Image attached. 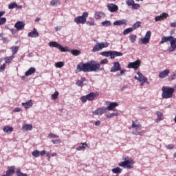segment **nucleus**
<instances>
[{"label":"nucleus","mask_w":176,"mask_h":176,"mask_svg":"<svg viewBox=\"0 0 176 176\" xmlns=\"http://www.w3.org/2000/svg\"><path fill=\"white\" fill-rule=\"evenodd\" d=\"M99 71H104V67H101L100 63H96L95 60H91L85 63H80L77 65L75 72L78 74V72H98Z\"/></svg>","instance_id":"nucleus-1"},{"label":"nucleus","mask_w":176,"mask_h":176,"mask_svg":"<svg viewBox=\"0 0 176 176\" xmlns=\"http://www.w3.org/2000/svg\"><path fill=\"white\" fill-rule=\"evenodd\" d=\"M48 45L50 47H56V49H58L60 50V52H70L73 56H77L80 55L81 53L80 50H72L68 47H63L56 41H51Z\"/></svg>","instance_id":"nucleus-2"},{"label":"nucleus","mask_w":176,"mask_h":176,"mask_svg":"<svg viewBox=\"0 0 176 176\" xmlns=\"http://www.w3.org/2000/svg\"><path fill=\"white\" fill-rule=\"evenodd\" d=\"M166 42H170V46L168 47V52H169V53H173V52H175L176 38L172 36H164L162 38L160 43L161 45H163V43Z\"/></svg>","instance_id":"nucleus-3"},{"label":"nucleus","mask_w":176,"mask_h":176,"mask_svg":"<svg viewBox=\"0 0 176 176\" xmlns=\"http://www.w3.org/2000/svg\"><path fill=\"white\" fill-rule=\"evenodd\" d=\"M162 98L168 99L171 98V97H173V94H174L175 89L173 87L164 86L162 87Z\"/></svg>","instance_id":"nucleus-4"},{"label":"nucleus","mask_w":176,"mask_h":176,"mask_svg":"<svg viewBox=\"0 0 176 176\" xmlns=\"http://www.w3.org/2000/svg\"><path fill=\"white\" fill-rule=\"evenodd\" d=\"M100 55L104 56V57H110V58L113 59L116 57H121L123 56V54L118 51H105L100 52Z\"/></svg>","instance_id":"nucleus-5"},{"label":"nucleus","mask_w":176,"mask_h":176,"mask_svg":"<svg viewBox=\"0 0 176 176\" xmlns=\"http://www.w3.org/2000/svg\"><path fill=\"white\" fill-rule=\"evenodd\" d=\"M87 17H89V13L85 12L81 16H77L74 19V21L77 24H86L87 21Z\"/></svg>","instance_id":"nucleus-6"},{"label":"nucleus","mask_w":176,"mask_h":176,"mask_svg":"<svg viewBox=\"0 0 176 176\" xmlns=\"http://www.w3.org/2000/svg\"><path fill=\"white\" fill-rule=\"evenodd\" d=\"M109 46V43L108 42H97L92 49V52L96 53V52H100V50H102L105 47H108Z\"/></svg>","instance_id":"nucleus-7"},{"label":"nucleus","mask_w":176,"mask_h":176,"mask_svg":"<svg viewBox=\"0 0 176 176\" xmlns=\"http://www.w3.org/2000/svg\"><path fill=\"white\" fill-rule=\"evenodd\" d=\"M134 164V161L133 160H126L124 162H120L118 166L120 167H126L128 170L133 168V165Z\"/></svg>","instance_id":"nucleus-8"},{"label":"nucleus","mask_w":176,"mask_h":176,"mask_svg":"<svg viewBox=\"0 0 176 176\" xmlns=\"http://www.w3.org/2000/svg\"><path fill=\"white\" fill-rule=\"evenodd\" d=\"M151 35L152 32H151V30L147 31L144 37L140 38L141 43H142L143 45H148V43H149Z\"/></svg>","instance_id":"nucleus-9"},{"label":"nucleus","mask_w":176,"mask_h":176,"mask_svg":"<svg viewBox=\"0 0 176 176\" xmlns=\"http://www.w3.org/2000/svg\"><path fill=\"white\" fill-rule=\"evenodd\" d=\"M141 65V60L139 59L136 60L135 62H130L127 65V68L133 69H138L140 66Z\"/></svg>","instance_id":"nucleus-10"},{"label":"nucleus","mask_w":176,"mask_h":176,"mask_svg":"<svg viewBox=\"0 0 176 176\" xmlns=\"http://www.w3.org/2000/svg\"><path fill=\"white\" fill-rule=\"evenodd\" d=\"M107 112V107H102L100 108H98L96 110L92 112L93 115H96L98 116H101L104 115Z\"/></svg>","instance_id":"nucleus-11"},{"label":"nucleus","mask_w":176,"mask_h":176,"mask_svg":"<svg viewBox=\"0 0 176 176\" xmlns=\"http://www.w3.org/2000/svg\"><path fill=\"white\" fill-rule=\"evenodd\" d=\"M107 9L111 13H115L119 10V7L113 3H109L107 5Z\"/></svg>","instance_id":"nucleus-12"},{"label":"nucleus","mask_w":176,"mask_h":176,"mask_svg":"<svg viewBox=\"0 0 176 176\" xmlns=\"http://www.w3.org/2000/svg\"><path fill=\"white\" fill-rule=\"evenodd\" d=\"M120 63L119 62H114L113 67L111 68V72H117V71H120L121 69Z\"/></svg>","instance_id":"nucleus-13"},{"label":"nucleus","mask_w":176,"mask_h":176,"mask_svg":"<svg viewBox=\"0 0 176 176\" xmlns=\"http://www.w3.org/2000/svg\"><path fill=\"white\" fill-rule=\"evenodd\" d=\"M168 17V14L166 12L162 13L160 16H157L155 18V21H162V20H166Z\"/></svg>","instance_id":"nucleus-14"},{"label":"nucleus","mask_w":176,"mask_h":176,"mask_svg":"<svg viewBox=\"0 0 176 176\" xmlns=\"http://www.w3.org/2000/svg\"><path fill=\"white\" fill-rule=\"evenodd\" d=\"M137 75L139 76L138 82H146L147 85H149V82H148V78L144 76V74L140 72H137Z\"/></svg>","instance_id":"nucleus-15"},{"label":"nucleus","mask_w":176,"mask_h":176,"mask_svg":"<svg viewBox=\"0 0 176 176\" xmlns=\"http://www.w3.org/2000/svg\"><path fill=\"white\" fill-rule=\"evenodd\" d=\"M168 74H170V69H166L159 74L160 79H164V78H167L168 76Z\"/></svg>","instance_id":"nucleus-16"},{"label":"nucleus","mask_w":176,"mask_h":176,"mask_svg":"<svg viewBox=\"0 0 176 176\" xmlns=\"http://www.w3.org/2000/svg\"><path fill=\"white\" fill-rule=\"evenodd\" d=\"M119 104L116 102H109L107 107H106L107 111H113L116 107H118Z\"/></svg>","instance_id":"nucleus-17"},{"label":"nucleus","mask_w":176,"mask_h":176,"mask_svg":"<svg viewBox=\"0 0 176 176\" xmlns=\"http://www.w3.org/2000/svg\"><path fill=\"white\" fill-rule=\"evenodd\" d=\"M25 27V24L23 21H18L15 23L14 28L18 30V31H21L23 28Z\"/></svg>","instance_id":"nucleus-18"},{"label":"nucleus","mask_w":176,"mask_h":176,"mask_svg":"<svg viewBox=\"0 0 176 176\" xmlns=\"http://www.w3.org/2000/svg\"><path fill=\"white\" fill-rule=\"evenodd\" d=\"M28 36L30 38H38V36H39V33L38 32L36 28H34L33 31L28 34Z\"/></svg>","instance_id":"nucleus-19"},{"label":"nucleus","mask_w":176,"mask_h":176,"mask_svg":"<svg viewBox=\"0 0 176 176\" xmlns=\"http://www.w3.org/2000/svg\"><path fill=\"white\" fill-rule=\"evenodd\" d=\"M141 129L142 128H131L129 130L131 131V134L133 135H141Z\"/></svg>","instance_id":"nucleus-20"},{"label":"nucleus","mask_w":176,"mask_h":176,"mask_svg":"<svg viewBox=\"0 0 176 176\" xmlns=\"http://www.w3.org/2000/svg\"><path fill=\"white\" fill-rule=\"evenodd\" d=\"M104 17H105V13L101 11L96 12L94 14V18L96 19V20H100V19H102Z\"/></svg>","instance_id":"nucleus-21"},{"label":"nucleus","mask_w":176,"mask_h":176,"mask_svg":"<svg viewBox=\"0 0 176 176\" xmlns=\"http://www.w3.org/2000/svg\"><path fill=\"white\" fill-rule=\"evenodd\" d=\"M127 24V20L121 19L113 22V25H126Z\"/></svg>","instance_id":"nucleus-22"},{"label":"nucleus","mask_w":176,"mask_h":176,"mask_svg":"<svg viewBox=\"0 0 176 176\" xmlns=\"http://www.w3.org/2000/svg\"><path fill=\"white\" fill-rule=\"evenodd\" d=\"M155 114L157 116V118L155 119L156 123H159V122H162V120H163V119H164L163 118V113L157 111L155 112Z\"/></svg>","instance_id":"nucleus-23"},{"label":"nucleus","mask_w":176,"mask_h":176,"mask_svg":"<svg viewBox=\"0 0 176 176\" xmlns=\"http://www.w3.org/2000/svg\"><path fill=\"white\" fill-rule=\"evenodd\" d=\"M36 72V69L35 67H30L25 73V76H30L32 75L33 74H35Z\"/></svg>","instance_id":"nucleus-24"},{"label":"nucleus","mask_w":176,"mask_h":176,"mask_svg":"<svg viewBox=\"0 0 176 176\" xmlns=\"http://www.w3.org/2000/svg\"><path fill=\"white\" fill-rule=\"evenodd\" d=\"M86 148H87V143L84 142V143H80V146L77 147L76 149L78 151H85Z\"/></svg>","instance_id":"nucleus-25"},{"label":"nucleus","mask_w":176,"mask_h":176,"mask_svg":"<svg viewBox=\"0 0 176 176\" xmlns=\"http://www.w3.org/2000/svg\"><path fill=\"white\" fill-rule=\"evenodd\" d=\"M135 128L137 129L142 128V126H141V124H140L138 121H132V124L129 127V129H135Z\"/></svg>","instance_id":"nucleus-26"},{"label":"nucleus","mask_w":176,"mask_h":176,"mask_svg":"<svg viewBox=\"0 0 176 176\" xmlns=\"http://www.w3.org/2000/svg\"><path fill=\"white\" fill-rule=\"evenodd\" d=\"M87 97V101H93L96 98V94L94 92H91L87 95H85Z\"/></svg>","instance_id":"nucleus-27"},{"label":"nucleus","mask_w":176,"mask_h":176,"mask_svg":"<svg viewBox=\"0 0 176 176\" xmlns=\"http://www.w3.org/2000/svg\"><path fill=\"white\" fill-rule=\"evenodd\" d=\"M23 107L25 108V109H28L30 107H32L33 103H32V100H30L29 101L26 102H23L22 103Z\"/></svg>","instance_id":"nucleus-28"},{"label":"nucleus","mask_w":176,"mask_h":176,"mask_svg":"<svg viewBox=\"0 0 176 176\" xmlns=\"http://www.w3.org/2000/svg\"><path fill=\"white\" fill-rule=\"evenodd\" d=\"M22 129L24 130V131H31V130H32V124H24L22 126Z\"/></svg>","instance_id":"nucleus-29"},{"label":"nucleus","mask_w":176,"mask_h":176,"mask_svg":"<svg viewBox=\"0 0 176 176\" xmlns=\"http://www.w3.org/2000/svg\"><path fill=\"white\" fill-rule=\"evenodd\" d=\"M51 6L57 7L60 5H61V1L60 0H52L50 2Z\"/></svg>","instance_id":"nucleus-30"},{"label":"nucleus","mask_w":176,"mask_h":176,"mask_svg":"<svg viewBox=\"0 0 176 176\" xmlns=\"http://www.w3.org/2000/svg\"><path fill=\"white\" fill-rule=\"evenodd\" d=\"M84 82H86V78L83 77L80 80H78L76 85L80 87H82Z\"/></svg>","instance_id":"nucleus-31"},{"label":"nucleus","mask_w":176,"mask_h":176,"mask_svg":"<svg viewBox=\"0 0 176 176\" xmlns=\"http://www.w3.org/2000/svg\"><path fill=\"white\" fill-rule=\"evenodd\" d=\"M3 131H4V133H12V131H13V127L6 126L3 128Z\"/></svg>","instance_id":"nucleus-32"},{"label":"nucleus","mask_w":176,"mask_h":176,"mask_svg":"<svg viewBox=\"0 0 176 176\" xmlns=\"http://www.w3.org/2000/svg\"><path fill=\"white\" fill-rule=\"evenodd\" d=\"M16 170V168L14 166H10V168L6 171V173L8 175H13L14 174V170Z\"/></svg>","instance_id":"nucleus-33"},{"label":"nucleus","mask_w":176,"mask_h":176,"mask_svg":"<svg viewBox=\"0 0 176 176\" xmlns=\"http://www.w3.org/2000/svg\"><path fill=\"white\" fill-rule=\"evenodd\" d=\"M10 50L12 51V56H14V54H17V52H19V46H12L10 47Z\"/></svg>","instance_id":"nucleus-34"},{"label":"nucleus","mask_w":176,"mask_h":176,"mask_svg":"<svg viewBox=\"0 0 176 176\" xmlns=\"http://www.w3.org/2000/svg\"><path fill=\"white\" fill-rule=\"evenodd\" d=\"M122 169L120 167L114 168L111 170L113 174H120L122 173Z\"/></svg>","instance_id":"nucleus-35"},{"label":"nucleus","mask_w":176,"mask_h":176,"mask_svg":"<svg viewBox=\"0 0 176 176\" xmlns=\"http://www.w3.org/2000/svg\"><path fill=\"white\" fill-rule=\"evenodd\" d=\"M13 58H14V56H13V55L11 56H7V57L4 58L5 63L6 64H8V63L13 61Z\"/></svg>","instance_id":"nucleus-36"},{"label":"nucleus","mask_w":176,"mask_h":176,"mask_svg":"<svg viewBox=\"0 0 176 176\" xmlns=\"http://www.w3.org/2000/svg\"><path fill=\"white\" fill-rule=\"evenodd\" d=\"M32 155L34 157H39L41 156V151L39 150H34L32 151Z\"/></svg>","instance_id":"nucleus-37"},{"label":"nucleus","mask_w":176,"mask_h":176,"mask_svg":"<svg viewBox=\"0 0 176 176\" xmlns=\"http://www.w3.org/2000/svg\"><path fill=\"white\" fill-rule=\"evenodd\" d=\"M115 116H119V113H111L110 114L106 115V119H111V118H113Z\"/></svg>","instance_id":"nucleus-38"},{"label":"nucleus","mask_w":176,"mask_h":176,"mask_svg":"<svg viewBox=\"0 0 176 176\" xmlns=\"http://www.w3.org/2000/svg\"><path fill=\"white\" fill-rule=\"evenodd\" d=\"M140 27H141V23L140 21H137L133 25L131 28L134 31V30H137V28H140Z\"/></svg>","instance_id":"nucleus-39"},{"label":"nucleus","mask_w":176,"mask_h":176,"mask_svg":"<svg viewBox=\"0 0 176 176\" xmlns=\"http://www.w3.org/2000/svg\"><path fill=\"white\" fill-rule=\"evenodd\" d=\"M129 41L131 42V43H134L135 41H137V35L135 34H132L129 36Z\"/></svg>","instance_id":"nucleus-40"},{"label":"nucleus","mask_w":176,"mask_h":176,"mask_svg":"<svg viewBox=\"0 0 176 176\" xmlns=\"http://www.w3.org/2000/svg\"><path fill=\"white\" fill-rule=\"evenodd\" d=\"M102 25H103V27H109L112 25V22H111V21H104L102 22Z\"/></svg>","instance_id":"nucleus-41"},{"label":"nucleus","mask_w":176,"mask_h":176,"mask_svg":"<svg viewBox=\"0 0 176 176\" xmlns=\"http://www.w3.org/2000/svg\"><path fill=\"white\" fill-rule=\"evenodd\" d=\"M16 173L17 176H28V175H27L26 173H21V169L20 168L16 169Z\"/></svg>","instance_id":"nucleus-42"},{"label":"nucleus","mask_w":176,"mask_h":176,"mask_svg":"<svg viewBox=\"0 0 176 176\" xmlns=\"http://www.w3.org/2000/svg\"><path fill=\"white\" fill-rule=\"evenodd\" d=\"M133 31L134 30L132 29V28H126L123 31V34L127 35V34H130V32H133Z\"/></svg>","instance_id":"nucleus-43"},{"label":"nucleus","mask_w":176,"mask_h":176,"mask_svg":"<svg viewBox=\"0 0 176 176\" xmlns=\"http://www.w3.org/2000/svg\"><path fill=\"white\" fill-rule=\"evenodd\" d=\"M17 6V3L16 2H12V3H10L9 5H8V9H14L16 8Z\"/></svg>","instance_id":"nucleus-44"},{"label":"nucleus","mask_w":176,"mask_h":176,"mask_svg":"<svg viewBox=\"0 0 176 176\" xmlns=\"http://www.w3.org/2000/svg\"><path fill=\"white\" fill-rule=\"evenodd\" d=\"M56 68H63L64 67V62H58L55 63Z\"/></svg>","instance_id":"nucleus-45"},{"label":"nucleus","mask_w":176,"mask_h":176,"mask_svg":"<svg viewBox=\"0 0 176 176\" xmlns=\"http://www.w3.org/2000/svg\"><path fill=\"white\" fill-rule=\"evenodd\" d=\"M126 3L127 5V6L130 7V6H132L133 7V5L134 4V0H126Z\"/></svg>","instance_id":"nucleus-46"},{"label":"nucleus","mask_w":176,"mask_h":176,"mask_svg":"<svg viewBox=\"0 0 176 176\" xmlns=\"http://www.w3.org/2000/svg\"><path fill=\"white\" fill-rule=\"evenodd\" d=\"M58 96V91H55L54 94L51 96L52 100H57V96Z\"/></svg>","instance_id":"nucleus-47"},{"label":"nucleus","mask_w":176,"mask_h":176,"mask_svg":"<svg viewBox=\"0 0 176 176\" xmlns=\"http://www.w3.org/2000/svg\"><path fill=\"white\" fill-rule=\"evenodd\" d=\"M140 8H141V6H140V4L133 3V5L132 6L133 9H135V10H137L140 9Z\"/></svg>","instance_id":"nucleus-48"},{"label":"nucleus","mask_w":176,"mask_h":176,"mask_svg":"<svg viewBox=\"0 0 176 176\" xmlns=\"http://www.w3.org/2000/svg\"><path fill=\"white\" fill-rule=\"evenodd\" d=\"M6 23V17H0V25H3Z\"/></svg>","instance_id":"nucleus-49"},{"label":"nucleus","mask_w":176,"mask_h":176,"mask_svg":"<svg viewBox=\"0 0 176 176\" xmlns=\"http://www.w3.org/2000/svg\"><path fill=\"white\" fill-rule=\"evenodd\" d=\"M168 79L169 82H172V80H175V79H176V74H173V75L169 76Z\"/></svg>","instance_id":"nucleus-50"},{"label":"nucleus","mask_w":176,"mask_h":176,"mask_svg":"<svg viewBox=\"0 0 176 176\" xmlns=\"http://www.w3.org/2000/svg\"><path fill=\"white\" fill-rule=\"evenodd\" d=\"M48 138H58V135L53 133H50L49 135H48Z\"/></svg>","instance_id":"nucleus-51"},{"label":"nucleus","mask_w":176,"mask_h":176,"mask_svg":"<svg viewBox=\"0 0 176 176\" xmlns=\"http://www.w3.org/2000/svg\"><path fill=\"white\" fill-rule=\"evenodd\" d=\"M80 100L82 101V102H83V104H85V102H87V98L86 96H82L80 97Z\"/></svg>","instance_id":"nucleus-52"},{"label":"nucleus","mask_w":176,"mask_h":176,"mask_svg":"<svg viewBox=\"0 0 176 176\" xmlns=\"http://www.w3.org/2000/svg\"><path fill=\"white\" fill-rule=\"evenodd\" d=\"M99 64H100V65H101V64H108V60L107 58H104V59L100 60Z\"/></svg>","instance_id":"nucleus-53"},{"label":"nucleus","mask_w":176,"mask_h":176,"mask_svg":"<svg viewBox=\"0 0 176 176\" xmlns=\"http://www.w3.org/2000/svg\"><path fill=\"white\" fill-rule=\"evenodd\" d=\"M87 25H96L94 21H88L87 22Z\"/></svg>","instance_id":"nucleus-54"},{"label":"nucleus","mask_w":176,"mask_h":176,"mask_svg":"<svg viewBox=\"0 0 176 176\" xmlns=\"http://www.w3.org/2000/svg\"><path fill=\"white\" fill-rule=\"evenodd\" d=\"M5 67H6V64L5 63L0 67V72H3V71H5Z\"/></svg>","instance_id":"nucleus-55"},{"label":"nucleus","mask_w":176,"mask_h":176,"mask_svg":"<svg viewBox=\"0 0 176 176\" xmlns=\"http://www.w3.org/2000/svg\"><path fill=\"white\" fill-rule=\"evenodd\" d=\"M1 38H2L3 43H6L9 42V40L8 39V38L3 37H3H1Z\"/></svg>","instance_id":"nucleus-56"},{"label":"nucleus","mask_w":176,"mask_h":176,"mask_svg":"<svg viewBox=\"0 0 176 176\" xmlns=\"http://www.w3.org/2000/svg\"><path fill=\"white\" fill-rule=\"evenodd\" d=\"M167 149H170V150H171V149H174V144H168V146H167Z\"/></svg>","instance_id":"nucleus-57"},{"label":"nucleus","mask_w":176,"mask_h":176,"mask_svg":"<svg viewBox=\"0 0 176 176\" xmlns=\"http://www.w3.org/2000/svg\"><path fill=\"white\" fill-rule=\"evenodd\" d=\"M52 142L53 144H60V142H61V140H52Z\"/></svg>","instance_id":"nucleus-58"},{"label":"nucleus","mask_w":176,"mask_h":176,"mask_svg":"<svg viewBox=\"0 0 176 176\" xmlns=\"http://www.w3.org/2000/svg\"><path fill=\"white\" fill-rule=\"evenodd\" d=\"M124 72H126V69H120V74H118V76H122V75H123V74H124Z\"/></svg>","instance_id":"nucleus-59"},{"label":"nucleus","mask_w":176,"mask_h":176,"mask_svg":"<svg viewBox=\"0 0 176 176\" xmlns=\"http://www.w3.org/2000/svg\"><path fill=\"white\" fill-rule=\"evenodd\" d=\"M21 111V109L20 107H16L14 109V112H20Z\"/></svg>","instance_id":"nucleus-60"},{"label":"nucleus","mask_w":176,"mask_h":176,"mask_svg":"<svg viewBox=\"0 0 176 176\" xmlns=\"http://www.w3.org/2000/svg\"><path fill=\"white\" fill-rule=\"evenodd\" d=\"M47 151H42L40 152L41 156H44V155H46Z\"/></svg>","instance_id":"nucleus-61"},{"label":"nucleus","mask_w":176,"mask_h":176,"mask_svg":"<svg viewBox=\"0 0 176 176\" xmlns=\"http://www.w3.org/2000/svg\"><path fill=\"white\" fill-rule=\"evenodd\" d=\"M101 124V122L100 120H98L95 122V126H100Z\"/></svg>","instance_id":"nucleus-62"},{"label":"nucleus","mask_w":176,"mask_h":176,"mask_svg":"<svg viewBox=\"0 0 176 176\" xmlns=\"http://www.w3.org/2000/svg\"><path fill=\"white\" fill-rule=\"evenodd\" d=\"M170 27H176V22L170 23Z\"/></svg>","instance_id":"nucleus-63"},{"label":"nucleus","mask_w":176,"mask_h":176,"mask_svg":"<svg viewBox=\"0 0 176 176\" xmlns=\"http://www.w3.org/2000/svg\"><path fill=\"white\" fill-rule=\"evenodd\" d=\"M5 14V11H0V17H2Z\"/></svg>","instance_id":"nucleus-64"}]
</instances>
